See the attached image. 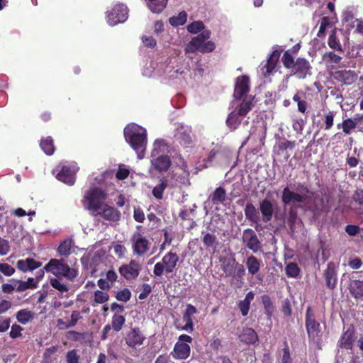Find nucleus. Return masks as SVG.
Listing matches in <instances>:
<instances>
[{
  "mask_svg": "<svg viewBox=\"0 0 363 363\" xmlns=\"http://www.w3.org/2000/svg\"><path fill=\"white\" fill-rule=\"evenodd\" d=\"M124 137L126 142L136 152L138 158H143L147 145L145 129L136 125L125 127L124 128Z\"/></svg>",
  "mask_w": 363,
  "mask_h": 363,
  "instance_id": "1",
  "label": "nucleus"
},
{
  "mask_svg": "<svg viewBox=\"0 0 363 363\" xmlns=\"http://www.w3.org/2000/svg\"><path fill=\"white\" fill-rule=\"evenodd\" d=\"M44 269L46 272H50L57 278L65 277L67 280L73 281L78 276V272L71 268L65 263L63 259H51L45 264Z\"/></svg>",
  "mask_w": 363,
  "mask_h": 363,
  "instance_id": "2",
  "label": "nucleus"
},
{
  "mask_svg": "<svg viewBox=\"0 0 363 363\" xmlns=\"http://www.w3.org/2000/svg\"><path fill=\"white\" fill-rule=\"evenodd\" d=\"M297 189L300 193L291 191L289 186L284 188L281 194V202L285 205H290L294 203H304L306 200L313 195L305 183H298Z\"/></svg>",
  "mask_w": 363,
  "mask_h": 363,
  "instance_id": "3",
  "label": "nucleus"
},
{
  "mask_svg": "<svg viewBox=\"0 0 363 363\" xmlns=\"http://www.w3.org/2000/svg\"><path fill=\"white\" fill-rule=\"evenodd\" d=\"M305 325L310 341H313L316 344H320L323 332L320 323L315 319V315L311 306H308L305 315Z\"/></svg>",
  "mask_w": 363,
  "mask_h": 363,
  "instance_id": "4",
  "label": "nucleus"
},
{
  "mask_svg": "<svg viewBox=\"0 0 363 363\" xmlns=\"http://www.w3.org/2000/svg\"><path fill=\"white\" fill-rule=\"evenodd\" d=\"M106 199L107 194L104 190L98 187L91 188L84 195V206L95 214L102 208Z\"/></svg>",
  "mask_w": 363,
  "mask_h": 363,
  "instance_id": "5",
  "label": "nucleus"
},
{
  "mask_svg": "<svg viewBox=\"0 0 363 363\" xmlns=\"http://www.w3.org/2000/svg\"><path fill=\"white\" fill-rule=\"evenodd\" d=\"M179 257L177 253L169 252L162 259L161 262L156 263L153 268V274L157 277H160L165 273H172L179 262Z\"/></svg>",
  "mask_w": 363,
  "mask_h": 363,
  "instance_id": "6",
  "label": "nucleus"
},
{
  "mask_svg": "<svg viewBox=\"0 0 363 363\" xmlns=\"http://www.w3.org/2000/svg\"><path fill=\"white\" fill-rule=\"evenodd\" d=\"M192 342V337L188 335H179L178 342L174 345L172 354L176 359H186L191 354V347L189 343Z\"/></svg>",
  "mask_w": 363,
  "mask_h": 363,
  "instance_id": "7",
  "label": "nucleus"
},
{
  "mask_svg": "<svg viewBox=\"0 0 363 363\" xmlns=\"http://www.w3.org/2000/svg\"><path fill=\"white\" fill-rule=\"evenodd\" d=\"M128 16V10L123 4H115L110 11L106 12L107 23L113 26L118 23H123Z\"/></svg>",
  "mask_w": 363,
  "mask_h": 363,
  "instance_id": "8",
  "label": "nucleus"
},
{
  "mask_svg": "<svg viewBox=\"0 0 363 363\" xmlns=\"http://www.w3.org/2000/svg\"><path fill=\"white\" fill-rule=\"evenodd\" d=\"M358 272H352L346 276L343 274V277L347 278V289L349 290L350 295L355 299H360L363 297V280L357 278Z\"/></svg>",
  "mask_w": 363,
  "mask_h": 363,
  "instance_id": "9",
  "label": "nucleus"
},
{
  "mask_svg": "<svg viewBox=\"0 0 363 363\" xmlns=\"http://www.w3.org/2000/svg\"><path fill=\"white\" fill-rule=\"evenodd\" d=\"M131 242L133 253L137 255H143L150 250V242L138 232L133 235Z\"/></svg>",
  "mask_w": 363,
  "mask_h": 363,
  "instance_id": "10",
  "label": "nucleus"
},
{
  "mask_svg": "<svg viewBox=\"0 0 363 363\" xmlns=\"http://www.w3.org/2000/svg\"><path fill=\"white\" fill-rule=\"evenodd\" d=\"M311 66L309 62L303 57H298L291 69V74L298 79H304L308 75H311Z\"/></svg>",
  "mask_w": 363,
  "mask_h": 363,
  "instance_id": "11",
  "label": "nucleus"
},
{
  "mask_svg": "<svg viewBox=\"0 0 363 363\" xmlns=\"http://www.w3.org/2000/svg\"><path fill=\"white\" fill-rule=\"evenodd\" d=\"M211 31L209 30H203L201 33L191 38V41L186 45V53H194L200 51L205 41L211 38Z\"/></svg>",
  "mask_w": 363,
  "mask_h": 363,
  "instance_id": "12",
  "label": "nucleus"
},
{
  "mask_svg": "<svg viewBox=\"0 0 363 363\" xmlns=\"http://www.w3.org/2000/svg\"><path fill=\"white\" fill-rule=\"evenodd\" d=\"M140 269L141 266L139 262L132 259L128 264L120 267L119 273L127 280L135 279L138 277Z\"/></svg>",
  "mask_w": 363,
  "mask_h": 363,
  "instance_id": "13",
  "label": "nucleus"
},
{
  "mask_svg": "<svg viewBox=\"0 0 363 363\" xmlns=\"http://www.w3.org/2000/svg\"><path fill=\"white\" fill-rule=\"evenodd\" d=\"M333 78L346 85H351L354 83L357 78V73L351 69H339L332 72Z\"/></svg>",
  "mask_w": 363,
  "mask_h": 363,
  "instance_id": "14",
  "label": "nucleus"
},
{
  "mask_svg": "<svg viewBox=\"0 0 363 363\" xmlns=\"http://www.w3.org/2000/svg\"><path fill=\"white\" fill-rule=\"evenodd\" d=\"M242 240L246 247L253 252H258L261 248V243L257 235L251 228L244 230Z\"/></svg>",
  "mask_w": 363,
  "mask_h": 363,
  "instance_id": "15",
  "label": "nucleus"
},
{
  "mask_svg": "<svg viewBox=\"0 0 363 363\" xmlns=\"http://www.w3.org/2000/svg\"><path fill=\"white\" fill-rule=\"evenodd\" d=\"M323 277L327 288L330 290H334L337 284V274L335 264L333 262L328 263L327 268L323 272Z\"/></svg>",
  "mask_w": 363,
  "mask_h": 363,
  "instance_id": "16",
  "label": "nucleus"
},
{
  "mask_svg": "<svg viewBox=\"0 0 363 363\" xmlns=\"http://www.w3.org/2000/svg\"><path fill=\"white\" fill-rule=\"evenodd\" d=\"M250 91V78L242 75L237 78L235 85L233 96L235 99H241Z\"/></svg>",
  "mask_w": 363,
  "mask_h": 363,
  "instance_id": "17",
  "label": "nucleus"
},
{
  "mask_svg": "<svg viewBox=\"0 0 363 363\" xmlns=\"http://www.w3.org/2000/svg\"><path fill=\"white\" fill-rule=\"evenodd\" d=\"M355 339V332L353 326L349 327L341 335L338 346L341 349L352 350Z\"/></svg>",
  "mask_w": 363,
  "mask_h": 363,
  "instance_id": "18",
  "label": "nucleus"
},
{
  "mask_svg": "<svg viewBox=\"0 0 363 363\" xmlns=\"http://www.w3.org/2000/svg\"><path fill=\"white\" fill-rule=\"evenodd\" d=\"M76 171L69 165H62L57 174V179L68 185H73L75 182Z\"/></svg>",
  "mask_w": 363,
  "mask_h": 363,
  "instance_id": "19",
  "label": "nucleus"
},
{
  "mask_svg": "<svg viewBox=\"0 0 363 363\" xmlns=\"http://www.w3.org/2000/svg\"><path fill=\"white\" fill-rule=\"evenodd\" d=\"M94 216H101L104 219L116 222L118 221L121 218V213L114 207L110 206L108 204L105 203L102 208H101L98 212H96Z\"/></svg>",
  "mask_w": 363,
  "mask_h": 363,
  "instance_id": "20",
  "label": "nucleus"
},
{
  "mask_svg": "<svg viewBox=\"0 0 363 363\" xmlns=\"http://www.w3.org/2000/svg\"><path fill=\"white\" fill-rule=\"evenodd\" d=\"M246 267L247 269L248 274L254 276L256 275V278L262 281L263 276L259 274L262 266V261L258 259L255 256H249L245 261Z\"/></svg>",
  "mask_w": 363,
  "mask_h": 363,
  "instance_id": "21",
  "label": "nucleus"
},
{
  "mask_svg": "<svg viewBox=\"0 0 363 363\" xmlns=\"http://www.w3.org/2000/svg\"><path fill=\"white\" fill-rule=\"evenodd\" d=\"M145 337L142 334L140 328H132L125 337V343L132 348H136L138 345L143 343Z\"/></svg>",
  "mask_w": 363,
  "mask_h": 363,
  "instance_id": "22",
  "label": "nucleus"
},
{
  "mask_svg": "<svg viewBox=\"0 0 363 363\" xmlns=\"http://www.w3.org/2000/svg\"><path fill=\"white\" fill-rule=\"evenodd\" d=\"M244 212L245 218L252 223L255 224V228L257 231H259L260 215L255 206L251 202H247L245 207Z\"/></svg>",
  "mask_w": 363,
  "mask_h": 363,
  "instance_id": "23",
  "label": "nucleus"
},
{
  "mask_svg": "<svg viewBox=\"0 0 363 363\" xmlns=\"http://www.w3.org/2000/svg\"><path fill=\"white\" fill-rule=\"evenodd\" d=\"M172 164V161L168 155H160L151 160L153 169L159 173L168 171Z\"/></svg>",
  "mask_w": 363,
  "mask_h": 363,
  "instance_id": "24",
  "label": "nucleus"
},
{
  "mask_svg": "<svg viewBox=\"0 0 363 363\" xmlns=\"http://www.w3.org/2000/svg\"><path fill=\"white\" fill-rule=\"evenodd\" d=\"M259 211L262 213V220L264 223L271 221L274 213V207L270 200L267 199H263L259 203Z\"/></svg>",
  "mask_w": 363,
  "mask_h": 363,
  "instance_id": "25",
  "label": "nucleus"
},
{
  "mask_svg": "<svg viewBox=\"0 0 363 363\" xmlns=\"http://www.w3.org/2000/svg\"><path fill=\"white\" fill-rule=\"evenodd\" d=\"M42 262L35 260L33 258H26V259H19L16 262L17 268L23 272L33 271L40 268Z\"/></svg>",
  "mask_w": 363,
  "mask_h": 363,
  "instance_id": "26",
  "label": "nucleus"
},
{
  "mask_svg": "<svg viewBox=\"0 0 363 363\" xmlns=\"http://www.w3.org/2000/svg\"><path fill=\"white\" fill-rule=\"evenodd\" d=\"M279 57L280 52L278 50L273 51L269 55L262 68L264 77L269 75L274 70Z\"/></svg>",
  "mask_w": 363,
  "mask_h": 363,
  "instance_id": "27",
  "label": "nucleus"
},
{
  "mask_svg": "<svg viewBox=\"0 0 363 363\" xmlns=\"http://www.w3.org/2000/svg\"><path fill=\"white\" fill-rule=\"evenodd\" d=\"M179 133L177 137V140L184 147H189L193 143L191 129L185 128L184 125H180L178 128Z\"/></svg>",
  "mask_w": 363,
  "mask_h": 363,
  "instance_id": "28",
  "label": "nucleus"
},
{
  "mask_svg": "<svg viewBox=\"0 0 363 363\" xmlns=\"http://www.w3.org/2000/svg\"><path fill=\"white\" fill-rule=\"evenodd\" d=\"M226 199V191L222 187H217L213 192H212L208 201L211 202L213 205H218L223 203Z\"/></svg>",
  "mask_w": 363,
  "mask_h": 363,
  "instance_id": "29",
  "label": "nucleus"
},
{
  "mask_svg": "<svg viewBox=\"0 0 363 363\" xmlns=\"http://www.w3.org/2000/svg\"><path fill=\"white\" fill-rule=\"evenodd\" d=\"M255 106L254 97L246 96L237 107V113L240 116H245Z\"/></svg>",
  "mask_w": 363,
  "mask_h": 363,
  "instance_id": "30",
  "label": "nucleus"
},
{
  "mask_svg": "<svg viewBox=\"0 0 363 363\" xmlns=\"http://www.w3.org/2000/svg\"><path fill=\"white\" fill-rule=\"evenodd\" d=\"M322 60L327 67L333 69L341 62L342 57L333 51H329L323 54Z\"/></svg>",
  "mask_w": 363,
  "mask_h": 363,
  "instance_id": "31",
  "label": "nucleus"
},
{
  "mask_svg": "<svg viewBox=\"0 0 363 363\" xmlns=\"http://www.w3.org/2000/svg\"><path fill=\"white\" fill-rule=\"evenodd\" d=\"M202 242L207 250H212L214 252L218 245L217 237L213 233L202 232Z\"/></svg>",
  "mask_w": 363,
  "mask_h": 363,
  "instance_id": "32",
  "label": "nucleus"
},
{
  "mask_svg": "<svg viewBox=\"0 0 363 363\" xmlns=\"http://www.w3.org/2000/svg\"><path fill=\"white\" fill-rule=\"evenodd\" d=\"M241 342L247 345L255 344L258 340V336L255 330L250 328L243 329L241 335H240Z\"/></svg>",
  "mask_w": 363,
  "mask_h": 363,
  "instance_id": "33",
  "label": "nucleus"
},
{
  "mask_svg": "<svg viewBox=\"0 0 363 363\" xmlns=\"http://www.w3.org/2000/svg\"><path fill=\"white\" fill-rule=\"evenodd\" d=\"M255 298V294L253 291H249L243 300L238 303V308L241 312L242 316H246L250 311L251 301Z\"/></svg>",
  "mask_w": 363,
  "mask_h": 363,
  "instance_id": "34",
  "label": "nucleus"
},
{
  "mask_svg": "<svg viewBox=\"0 0 363 363\" xmlns=\"http://www.w3.org/2000/svg\"><path fill=\"white\" fill-rule=\"evenodd\" d=\"M148 9L155 13H161L167 6L168 0H145Z\"/></svg>",
  "mask_w": 363,
  "mask_h": 363,
  "instance_id": "35",
  "label": "nucleus"
},
{
  "mask_svg": "<svg viewBox=\"0 0 363 363\" xmlns=\"http://www.w3.org/2000/svg\"><path fill=\"white\" fill-rule=\"evenodd\" d=\"M358 123V120L357 118H347L343 120L342 123H338L337 125V128H342V131L347 134L350 135L352 133V130L356 128Z\"/></svg>",
  "mask_w": 363,
  "mask_h": 363,
  "instance_id": "36",
  "label": "nucleus"
},
{
  "mask_svg": "<svg viewBox=\"0 0 363 363\" xmlns=\"http://www.w3.org/2000/svg\"><path fill=\"white\" fill-rule=\"evenodd\" d=\"M40 146L47 155H52L55 150L53 139L50 136L42 138Z\"/></svg>",
  "mask_w": 363,
  "mask_h": 363,
  "instance_id": "37",
  "label": "nucleus"
},
{
  "mask_svg": "<svg viewBox=\"0 0 363 363\" xmlns=\"http://www.w3.org/2000/svg\"><path fill=\"white\" fill-rule=\"evenodd\" d=\"M13 280L14 281V279ZM15 281L18 283L16 288V291L18 292H22L29 289H36L38 287L37 283L32 277L28 278L26 281L20 280H15Z\"/></svg>",
  "mask_w": 363,
  "mask_h": 363,
  "instance_id": "38",
  "label": "nucleus"
},
{
  "mask_svg": "<svg viewBox=\"0 0 363 363\" xmlns=\"http://www.w3.org/2000/svg\"><path fill=\"white\" fill-rule=\"evenodd\" d=\"M125 323V316L121 314L116 313L112 316L111 324L110 325L111 326L114 331L119 332L123 328Z\"/></svg>",
  "mask_w": 363,
  "mask_h": 363,
  "instance_id": "39",
  "label": "nucleus"
},
{
  "mask_svg": "<svg viewBox=\"0 0 363 363\" xmlns=\"http://www.w3.org/2000/svg\"><path fill=\"white\" fill-rule=\"evenodd\" d=\"M239 116L238 113H235L234 111L228 114L226 119V125L231 130L237 129L240 125L241 121L239 119Z\"/></svg>",
  "mask_w": 363,
  "mask_h": 363,
  "instance_id": "40",
  "label": "nucleus"
},
{
  "mask_svg": "<svg viewBox=\"0 0 363 363\" xmlns=\"http://www.w3.org/2000/svg\"><path fill=\"white\" fill-rule=\"evenodd\" d=\"M187 20V14L184 11L179 13L177 16L170 17L169 22L172 26H179L185 24Z\"/></svg>",
  "mask_w": 363,
  "mask_h": 363,
  "instance_id": "41",
  "label": "nucleus"
},
{
  "mask_svg": "<svg viewBox=\"0 0 363 363\" xmlns=\"http://www.w3.org/2000/svg\"><path fill=\"white\" fill-rule=\"evenodd\" d=\"M33 318V313L26 309H21L18 311L16 313V319L18 322L23 325L26 324L30 320H31Z\"/></svg>",
  "mask_w": 363,
  "mask_h": 363,
  "instance_id": "42",
  "label": "nucleus"
},
{
  "mask_svg": "<svg viewBox=\"0 0 363 363\" xmlns=\"http://www.w3.org/2000/svg\"><path fill=\"white\" fill-rule=\"evenodd\" d=\"M298 220V213L293 208H290L288 212L287 224L291 233L295 230V223Z\"/></svg>",
  "mask_w": 363,
  "mask_h": 363,
  "instance_id": "43",
  "label": "nucleus"
},
{
  "mask_svg": "<svg viewBox=\"0 0 363 363\" xmlns=\"http://www.w3.org/2000/svg\"><path fill=\"white\" fill-rule=\"evenodd\" d=\"M295 141H281L277 144V147H275V151L277 152V155H281V153L286 150H293L295 147Z\"/></svg>",
  "mask_w": 363,
  "mask_h": 363,
  "instance_id": "44",
  "label": "nucleus"
},
{
  "mask_svg": "<svg viewBox=\"0 0 363 363\" xmlns=\"http://www.w3.org/2000/svg\"><path fill=\"white\" fill-rule=\"evenodd\" d=\"M285 271L288 277L296 278L300 274V268L295 262H290L287 264Z\"/></svg>",
  "mask_w": 363,
  "mask_h": 363,
  "instance_id": "45",
  "label": "nucleus"
},
{
  "mask_svg": "<svg viewBox=\"0 0 363 363\" xmlns=\"http://www.w3.org/2000/svg\"><path fill=\"white\" fill-rule=\"evenodd\" d=\"M261 300L266 313L269 316L272 315L274 312V307L269 296L267 294L262 295L261 296Z\"/></svg>",
  "mask_w": 363,
  "mask_h": 363,
  "instance_id": "46",
  "label": "nucleus"
},
{
  "mask_svg": "<svg viewBox=\"0 0 363 363\" xmlns=\"http://www.w3.org/2000/svg\"><path fill=\"white\" fill-rule=\"evenodd\" d=\"M72 240H65L58 246L57 252L60 255L67 257L70 254Z\"/></svg>",
  "mask_w": 363,
  "mask_h": 363,
  "instance_id": "47",
  "label": "nucleus"
},
{
  "mask_svg": "<svg viewBox=\"0 0 363 363\" xmlns=\"http://www.w3.org/2000/svg\"><path fill=\"white\" fill-rule=\"evenodd\" d=\"M167 186V183L165 181H162L159 184L155 186L152 189V195L157 199H162L163 193Z\"/></svg>",
  "mask_w": 363,
  "mask_h": 363,
  "instance_id": "48",
  "label": "nucleus"
},
{
  "mask_svg": "<svg viewBox=\"0 0 363 363\" xmlns=\"http://www.w3.org/2000/svg\"><path fill=\"white\" fill-rule=\"evenodd\" d=\"M204 24L202 21H194L187 26V30L189 33L192 34H196L201 31L203 32L204 30Z\"/></svg>",
  "mask_w": 363,
  "mask_h": 363,
  "instance_id": "49",
  "label": "nucleus"
},
{
  "mask_svg": "<svg viewBox=\"0 0 363 363\" xmlns=\"http://www.w3.org/2000/svg\"><path fill=\"white\" fill-rule=\"evenodd\" d=\"M335 113L333 111H329L324 114V127L325 130H329L334 125V118Z\"/></svg>",
  "mask_w": 363,
  "mask_h": 363,
  "instance_id": "50",
  "label": "nucleus"
},
{
  "mask_svg": "<svg viewBox=\"0 0 363 363\" xmlns=\"http://www.w3.org/2000/svg\"><path fill=\"white\" fill-rule=\"evenodd\" d=\"M328 43L330 48L342 52L341 44L336 36L335 32L333 31L329 35Z\"/></svg>",
  "mask_w": 363,
  "mask_h": 363,
  "instance_id": "51",
  "label": "nucleus"
},
{
  "mask_svg": "<svg viewBox=\"0 0 363 363\" xmlns=\"http://www.w3.org/2000/svg\"><path fill=\"white\" fill-rule=\"evenodd\" d=\"M50 285L61 293L67 292L69 288L65 284L61 283L60 278H52L50 280Z\"/></svg>",
  "mask_w": 363,
  "mask_h": 363,
  "instance_id": "52",
  "label": "nucleus"
},
{
  "mask_svg": "<svg viewBox=\"0 0 363 363\" xmlns=\"http://www.w3.org/2000/svg\"><path fill=\"white\" fill-rule=\"evenodd\" d=\"M281 61L283 65L286 69H291L295 64L294 57L291 55L289 50L284 52L281 57Z\"/></svg>",
  "mask_w": 363,
  "mask_h": 363,
  "instance_id": "53",
  "label": "nucleus"
},
{
  "mask_svg": "<svg viewBox=\"0 0 363 363\" xmlns=\"http://www.w3.org/2000/svg\"><path fill=\"white\" fill-rule=\"evenodd\" d=\"M108 298L109 295L106 292L100 290H96L94 292V301L96 303H104L108 300Z\"/></svg>",
  "mask_w": 363,
  "mask_h": 363,
  "instance_id": "54",
  "label": "nucleus"
},
{
  "mask_svg": "<svg viewBox=\"0 0 363 363\" xmlns=\"http://www.w3.org/2000/svg\"><path fill=\"white\" fill-rule=\"evenodd\" d=\"M82 318L81 312L79 311H73L70 315V320L67 322L66 328H69L75 326L77 322Z\"/></svg>",
  "mask_w": 363,
  "mask_h": 363,
  "instance_id": "55",
  "label": "nucleus"
},
{
  "mask_svg": "<svg viewBox=\"0 0 363 363\" xmlns=\"http://www.w3.org/2000/svg\"><path fill=\"white\" fill-rule=\"evenodd\" d=\"M131 292L128 289H123L116 294V298L119 301L127 302L130 299Z\"/></svg>",
  "mask_w": 363,
  "mask_h": 363,
  "instance_id": "56",
  "label": "nucleus"
},
{
  "mask_svg": "<svg viewBox=\"0 0 363 363\" xmlns=\"http://www.w3.org/2000/svg\"><path fill=\"white\" fill-rule=\"evenodd\" d=\"M66 361L67 363H79V355L76 350H72L67 352Z\"/></svg>",
  "mask_w": 363,
  "mask_h": 363,
  "instance_id": "57",
  "label": "nucleus"
},
{
  "mask_svg": "<svg viewBox=\"0 0 363 363\" xmlns=\"http://www.w3.org/2000/svg\"><path fill=\"white\" fill-rule=\"evenodd\" d=\"M0 272L6 277H11L15 273L16 270L9 264L0 263Z\"/></svg>",
  "mask_w": 363,
  "mask_h": 363,
  "instance_id": "58",
  "label": "nucleus"
},
{
  "mask_svg": "<svg viewBox=\"0 0 363 363\" xmlns=\"http://www.w3.org/2000/svg\"><path fill=\"white\" fill-rule=\"evenodd\" d=\"M23 330V329L21 325H17V324H13L11 326V330L9 333V335L13 339L20 337L22 336L21 332Z\"/></svg>",
  "mask_w": 363,
  "mask_h": 363,
  "instance_id": "59",
  "label": "nucleus"
},
{
  "mask_svg": "<svg viewBox=\"0 0 363 363\" xmlns=\"http://www.w3.org/2000/svg\"><path fill=\"white\" fill-rule=\"evenodd\" d=\"M197 313L196 308L189 303L186 305V308L183 314V319H192V315Z\"/></svg>",
  "mask_w": 363,
  "mask_h": 363,
  "instance_id": "60",
  "label": "nucleus"
},
{
  "mask_svg": "<svg viewBox=\"0 0 363 363\" xmlns=\"http://www.w3.org/2000/svg\"><path fill=\"white\" fill-rule=\"evenodd\" d=\"M281 363H293L290 354V350L286 342H285V347L283 349V355L281 357Z\"/></svg>",
  "mask_w": 363,
  "mask_h": 363,
  "instance_id": "61",
  "label": "nucleus"
},
{
  "mask_svg": "<svg viewBox=\"0 0 363 363\" xmlns=\"http://www.w3.org/2000/svg\"><path fill=\"white\" fill-rule=\"evenodd\" d=\"M216 48L214 42L211 40L205 41L199 52L201 53H208L213 52Z\"/></svg>",
  "mask_w": 363,
  "mask_h": 363,
  "instance_id": "62",
  "label": "nucleus"
},
{
  "mask_svg": "<svg viewBox=\"0 0 363 363\" xmlns=\"http://www.w3.org/2000/svg\"><path fill=\"white\" fill-rule=\"evenodd\" d=\"M133 218L138 223H143L145 220V214L143 211L140 208H134Z\"/></svg>",
  "mask_w": 363,
  "mask_h": 363,
  "instance_id": "63",
  "label": "nucleus"
},
{
  "mask_svg": "<svg viewBox=\"0 0 363 363\" xmlns=\"http://www.w3.org/2000/svg\"><path fill=\"white\" fill-rule=\"evenodd\" d=\"M353 201L360 206H363V189H357L352 194Z\"/></svg>",
  "mask_w": 363,
  "mask_h": 363,
  "instance_id": "64",
  "label": "nucleus"
}]
</instances>
